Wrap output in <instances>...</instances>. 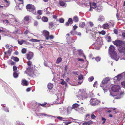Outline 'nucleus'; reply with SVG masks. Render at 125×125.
Returning a JSON list of instances; mask_svg holds the SVG:
<instances>
[{"mask_svg":"<svg viewBox=\"0 0 125 125\" xmlns=\"http://www.w3.org/2000/svg\"><path fill=\"white\" fill-rule=\"evenodd\" d=\"M3 22L5 24H9L10 23V21L7 20H4L3 21Z\"/></svg>","mask_w":125,"mask_h":125,"instance_id":"nucleus-38","label":"nucleus"},{"mask_svg":"<svg viewBox=\"0 0 125 125\" xmlns=\"http://www.w3.org/2000/svg\"><path fill=\"white\" fill-rule=\"evenodd\" d=\"M9 15L6 13L5 14H2V17L3 18H6V17H8Z\"/></svg>","mask_w":125,"mask_h":125,"instance_id":"nucleus-43","label":"nucleus"},{"mask_svg":"<svg viewBox=\"0 0 125 125\" xmlns=\"http://www.w3.org/2000/svg\"><path fill=\"white\" fill-rule=\"evenodd\" d=\"M109 80V78L108 77L104 79L100 84V86L102 87H103L104 85L108 83Z\"/></svg>","mask_w":125,"mask_h":125,"instance_id":"nucleus-9","label":"nucleus"},{"mask_svg":"<svg viewBox=\"0 0 125 125\" xmlns=\"http://www.w3.org/2000/svg\"><path fill=\"white\" fill-rule=\"evenodd\" d=\"M53 87V84L51 83H49L48 84V89H52Z\"/></svg>","mask_w":125,"mask_h":125,"instance_id":"nucleus-27","label":"nucleus"},{"mask_svg":"<svg viewBox=\"0 0 125 125\" xmlns=\"http://www.w3.org/2000/svg\"><path fill=\"white\" fill-rule=\"evenodd\" d=\"M103 27L104 29H108L109 28V25L108 23H106L103 25Z\"/></svg>","mask_w":125,"mask_h":125,"instance_id":"nucleus-23","label":"nucleus"},{"mask_svg":"<svg viewBox=\"0 0 125 125\" xmlns=\"http://www.w3.org/2000/svg\"><path fill=\"white\" fill-rule=\"evenodd\" d=\"M27 71H28L29 72H31V73H33L32 71V69H31V67H29L27 68Z\"/></svg>","mask_w":125,"mask_h":125,"instance_id":"nucleus-44","label":"nucleus"},{"mask_svg":"<svg viewBox=\"0 0 125 125\" xmlns=\"http://www.w3.org/2000/svg\"><path fill=\"white\" fill-rule=\"evenodd\" d=\"M22 84L23 85L27 86L29 84L28 82L25 80H22Z\"/></svg>","mask_w":125,"mask_h":125,"instance_id":"nucleus-18","label":"nucleus"},{"mask_svg":"<svg viewBox=\"0 0 125 125\" xmlns=\"http://www.w3.org/2000/svg\"><path fill=\"white\" fill-rule=\"evenodd\" d=\"M30 42H39L40 41L37 39H31L29 41Z\"/></svg>","mask_w":125,"mask_h":125,"instance_id":"nucleus-33","label":"nucleus"},{"mask_svg":"<svg viewBox=\"0 0 125 125\" xmlns=\"http://www.w3.org/2000/svg\"><path fill=\"white\" fill-rule=\"evenodd\" d=\"M67 118H63L62 117V120L63 121H66V120L68 119Z\"/></svg>","mask_w":125,"mask_h":125,"instance_id":"nucleus-62","label":"nucleus"},{"mask_svg":"<svg viewBox=\"0 0 125 125\" xmlns=\"http://www.w3.org/2000/svg\"><path fill=\"white\" fill-rule=\"evenodd\" d=\"M59 4L61 6H65V7H66V4L62 1H60L59 2Z\"/></svg>","mask_w":125,"mask_h":125,"instance_id":"nucleus-20","label":"nucleus"},{"mask_svg":"<svg viewBox=\"0 0 125 125\" xmlns=\"http://www.w3.org/2000/svg\"><path fill=\"white\" fill-rule=\"evenodd\" d=\"M59 21L61 23H62L64 22V20L63 19L61 18L59 19Z\"/></svg>","mask_w":125,"mask_h":125,"instance_id":"nucleus-50","label":"nucleus"},{"mask_svg":"<svg viewBox=\"0 0 125 125\" xmlns=\"http://www.w3.org/2000/svg\"><path fill=\"white\" fill-rule=\"evenodd\" d=\"M13 69L14 72H16V71L17 70V67L15 65H14L13 67Z\"/></svg>","mask_w":125,"mask_h":125,"instance_id":"nucleus-48","label":"nucleus"},{"mask_svg":"<svg viewBox=\"0 0 125 125\" xmlns=\"http://www.w3.org/2000/svg\"><path fill=\"white\" fill-rule=\"evenodd\" d=\"M42 21L44 22H47L48 20V18L46 17H43L42 18Z\"/></svg>","mask_w":125,"mask_h":125,"instance_id":"nucleus-25","label":"nucleus"},{"mask_svg":"<svg viewBox=\"0 0 125 125\" xmlns=\"http://www.w3.org/2000/svg\"><path fill=\"white\" fill-rule=\"evenodd\" d=\"M122 36H123V37L124 38H125V32H123L122 33Z\"/></svg>","mask_w":125,"mask_h":125,"instance_id":"nucleus-60","label":"nucleus"},{"mask_svg":"<svg viewBox=\"0 0 125 125\" xmlns=\"http://www.w3.org/2000/svg\"><path fill=\"white\" fill-rule=\"evenodd\" d=\"M94 78L93 76H91L88 78V81L89 82H91L93 80Z\"/></svg>","mask_w":125,"mask_h":125,"instance_id":"nucleus-42","label":"nucleus"},{"mask_svg":"<svg viewBox=\"0 0 125 125\" xmlns=\"http://www.w3.org/2000/svg\"><path fill=\"white\" fill-rule=\"evenodd\" d=\"M122 74H119L116 76H115L114 78V79L116 81H120L122 77Z\"/></svg>","mask_w":125,"mask_h":125,"instance_id":"nucleus-15","label":"nucleus"},{"mask_svg":"<svg viewBox=\"0 0 125 125\" xmlns=\"http://www.w3.org/2000/svg\"><path fill=\"white\" fill-rule=\"evenodd\" d=\"M96 117L94 114H92L91 115V118L92 119H94Z\"/></svg>","mask_w":125,"mask_h":125,"instance_id":"nucleus-64","label":"nucleus"},{"mask_svg":"<svg viewBox=\"0 0 125 125\" xmlns=\"http://www.w3.org/2000/svg\"><path fill=\"white\" fill-rule=\"evenodd\" d=\"M124 93L123 92H121L120 94V96L119 97H117L116 95H114L113 96L114 97V98H115L116 99H120L121 98V97L124 95Z\"/></svg>","mask_w":125,"mask_h":125,"instance_id":"nucleus-17","label":"nucleus"},{"mask_svg":"<svg viewBox=\"0 0 125 125\" xmlns=\"http://www.w3.org/2000/svg\"><path fill=\"white\" fill-rule=\"evenodd\" d=\"M72 109V108L70 106H69L67 108L66 111L67 112V114H69L71 112V111Z\"/></svg>","mask_w":125,"mask_h":125,"instance_id":"nucleus-16","label":"nucleus"},{"mask_svg":"<svg viewBox=\"0 0 125 125\" xmlns=\"http://www.w3.org/2000/svg\"><path fill=\"white\" fill-rule=\"evenodd\" d=\"M44 65L46 66H47L50 68L52 67V62H44Z\"/></svg>","mask_w":125,"mask_h":125,"instance_id":"nucleus-12","label":"nucleus"},{"mask_svg":"<svg viewBox=\"0 0 125 125\" xmlns=\"http://www.w3.org/2000/svg\"><path fill=\"white\" fill-rule=\"evenodd\" d=\"M31 63L32 62L30 61H29L27 62V64L29 66L31 65Z\"/></svg>","mask_w":125,"mask_h":125,"instance_id":"nucleus-63","label":"nucleus"},{"mask_svg":"<svg viewBox=\"0 0 125 125\" xmlns=\"http://www.w3.org/2000/svg\"><path fill=\"white\" fill-rule=\"evenodd\" d=\"M94 58L95 59V60L97 62L99 61L101 59V58L99 57H97L96 58H93V59Z\"/></svg>","mask_w":125,"mask_h":125,"instance_id":"nucleus-40","label":"nucleus"},{"mask_svg":"<svg viewBox=\"0 0 125 125\" xmlns=\"http://www.w3.org/2000/svg\"><path fill=\"white\" fill-rule=\"evenodd\" d=\"M11 59L16 62H18L19 60V59L16 57L12 56L11 57Z\"/></svg>","mask_w":125,"mask_h":125,"instance_id":"nucleus-24","label":"nucleus"},{"mask_svg":"<svg viewBox=\"0 0 125 125\" xmlns=\"http://www.w3.org/2000/svg\"><path fill=\"white\" fill-rule=\"evenodd\" d=\"M87 125H90L93 122L91 121H89L87 122Z\"/></svg>","mask_w":125,"mask_h":125,"instance_id":"nucleus-57","label":"nucleus"},{"mask_svg":"<svg viewBox=\"0 0 125 125\" xmlns=\"http://www.w3.org/2000/svg\"><path fill=\"white\" fill-rule=\"evenodd\" d=\"M79 95L77 96L81 97L82 99L86 98L87 94L85 92V90L84 89L80 90L78 92Z\"/></svg>","mask_w":125,"mask_h":125,"instance_id":"nucleus-4","label":"nucleus"},{"mask_svg":"<svg viewBox=\"0 0 125 125\" xmlns=\"http://www.w3.org/2000/svg\"><path fill=\"white\" fill-rule=\"evenodd\" d=\"M85 5L86 6H90L91 7V3L89 1H88L87 2L85 3Z\"/></svg>","mask_w":125,"mask_h":125,"instance_id":"nucleus-30","label":"nucleus"},{"mask_svg":"<svg viewBox=\"0 0 125 125\" xmlns=\"http://www.w3.org/2000/svg\"><path fill=\"white\" fill-rule=\"evenodd\" d=\"M62 110L61 111V112L62 113H63V114L65 113L66 112V107L65 106L62 107L60 108Z\"/></svg>","mask_w":125,"mask_h":125,"instance_id":"nucleus-22","label":"nucleus"},{"mask_svg":"<svg viewBox=\"0 0 125 125\" xmlns=\"http://www.w3.org/2000/svg\"><path fill=\"white\" fill-rule=\"evenodd\" d=\"M114 33L115 34H117L118 33V31L116 29H114Z\"/></svg>","mask_w":125,"mask_h":125,"instance_id":"nucleus-61","label":"nucleus"},{"mask_svg":"<svg viewBox=\"0 0 125 125\" xmlns=\"http://www.w3.org/2000/svg\"><path fill=\"white\" fill-rule=\"evenodd\" d=\"M49 25L50 27L52 28L53 26V23L52 22H50L49 23Z\"/></svg>","mask_w":125,"mask_h":125,"instance_id":"nucleus-52","label":"nucleus"},{"mask_svg":"<svg viewBox=\"0 0 125 125\" xmlns=\"http://www.w3.org/2000/svg\"><path fill=\"white\" fill-rule=\"evenodd\" d=\"M4 1L6 4V5H5V7H7L9 5V2L8 1H7V0H4Z\"/></svg>","mask_w":125,"mask_h":125,"instance_id":"nucleus-41","label":"nucleus"},{"mask_svg":"<svg viewBox=\"0 0 125 125\" xmlns=\"http://www.w3.org/2000/svg\"><path fill=\"white\" fill-rule=\"evenodd\" d=\"M111 41V37L110 36H109L107 37V41L108 42H109Z\"/></svg>","mask_w":125,"mask_h":125,"instance_id":"nucleus-58","label":"nucleus"},{"mask_svg":"<svg viewBox=\"0 0 125 125\" xmlns=\"http://www.w3.org/2000/svg\"><path fill=\"white\" fill-rule=\"evenodd\" d=\"M30 16L28 15H26L24 17V20L23 21H25L24 22V24H27L28 23L27 22L30 20Z\"/></svg>","mask_w":125,"mask_h":125,"instance_id":"nucleus-13","label":"nucleus"},{"mask_svg":"<svg viewBox=\"0 0 125 125\" xmlns=\"http://www.w3.org/2000/svg\"><path fill=\"white\" fill-rule=\"evenodd\" d=\"M122 86L124 88H125V81L122 82L121 83Z\"/></svg>","mask_w":125,"mask_h":125,"instance_id":"nucleus-47","label":"nucleus"},{"mask_svg":"<svg viewBox=\"0 0 125 125\" xmlns=\"http://www.w3.org/2000/svg\"><path fill=\"white\" fill-rule=\"evenodd\" d=\"M73 20L75 22H78L79 20L78 17L76 16H74L73 18Z\"/></svg>","mask_w":125,"mask_h":125,"instance_id":"nucleus-31","label":"nucleus"},{"mask_svg":"<svg viewBox=\"0 0 125 125\" xmlns=\"http://www.w3.org/2000/svg\"><path fill=\"white\" fill-rule=\"evenodd\" d=\"M108 52L110 56L112 59L116 61L118 60L119 57L117 55L114 46L112 45L110 46L109 48Z\"/></svg>","mask_w":125,"mask_h":125,"instance_id":"nucleus-2","label":"nucleus"},{"mask_svg":"<svg viewBox=\"0 0 125 125\" xmlns=\"http://www.w3.org/2000/svg\"><path fill=\"white\" fill-rule=\"evenodd\" d=\"M98 20L99 21H103L104 20V17L102 16H100L98 19Z\"/></svg>","mask_w":125,"mask_h":125,"instance_id":"nucleus-21","label":"nucleus"},{"mask_svg":"<svg viewBox=\"0 0 125 125\" xmlns=\"http://www.w3.org/2000/svg\"><path fill=\"white\" fill-rule=\"evenodd\" d=\"M103 35H104L105 33V32L104 31H102L99 33Z\"/></svg>","mask_w":125,"mask_h":125,"instance_id":"nucleus-56","label":"nucleus"},{"mask_svg":"<svg viewBox=\"0 0 125 125\" xmlns=\"http://www.w3.org/2000/svg\"><path fill=\"white\" fill-rule=\"evenodd\" d=\"M83 78V76L82 75H80L78 76V79L79 80H82Z\"/></svg>","mask_w":125,"mask_h":125,"instance_id":"nucleus-37","label":"nucleus"},{"mask_svg":"<svg viewBox=\"0 0 125 125\" xmlns=\"http://www.w3.org/2000/svg\"><path fill=\"white\" fill-rule=\"evenodd\" d=\"M90 103L91 105L93 106H95L98 104L100 103V101L96 98H92L90 101Z\"/></svg>","mask_w":125,"mask_h":125,"instance_id":"nucleus-6","label":"nucleus"},{"mask_svg":"<svg viewBox=\"0 0 125 125\" xmlns=\"http://www.w3.org/2000/svg\"><path fill=\"white\" fill-rule=\"evenodd\" d=\"M70 24H72L73 23V21L71 18H70L69 19L68 21Z\"/></svg>","mask_w":125,"mask_h":125,"instance_id":"nucleus-49","label":"nucleus"},{"mask_svg":"<svg viewBox=\"0 0 125 125\" xmlns=\"http://www.w3.org/2000/svg\"><path fill=\"white\" fill-rule=\"evenodd\" d=\"M62 60V58L61 57L58 58L57 59L56 61V63H59Z\"/></svg>","mask_w":125,"mask_h":125,"instance_id":"nucleus-34","label":"nucleus"},{"mask_svg":"<svg viewBox=\"0 0 125 125\" xmlns=\"http://www.w3.org/2000/svg\"><path fill=\"white\" fill-rule=\"evenodd\" d=\"M8 63L9 64L13 65L15 64V62H13L12 60H9L8 62Z\"/></svg>","mask_w":125,"mask_h":125,"instance_id":"nucleus-26","label":"nucleus"},{"mask_svg":"<svg viewBox=\"0 0 125 125\" xmlns=\"http://www.w3.org/2000/svg\"><path fill=\"white\" fill-rule=\"evenodd\" d=\"M73 108L76 110L79 107V105L77 104H73Z\"/></svg>","mask_w":125,"mask_h":125,"instance_id":"nucleus-19","label":"nucleus"},{"mask_svg":"<svg viewBox=\"0 0 125 125\" xmlns=\"http://www.w3.org/2000/svg\"><path fill=\"white\" fill-rule=\"evenodd\" d=\"M26 52V49L25 48L23 49L22 50V52L23 53H25Z\"/></svg>","mask_w":125,"mask_h":125,"instance_id":"nucleus-51","label":"nucleus"},{"mask_svg":"<svg viewBox=\"0 0 125 125\" xmlns=\"http://www.w3.org/2000/svg\"><path fill=\"white\" fill-rule=\"evenodd\" d=\"M113 42L115 45L119 47L118 50L120 53H124L125 57L123 59L125 60V42L117 40L114 41Z\"/></svg>","mask_w":125,"mask_h":125,"instance_id":"nucleus-1","label":"nucleus"},{"mask_svg":"<svg viewBox=\"0 0 125 125\" xmlns=\"http://www.w3.org/2000/svg\"><path fill=\"white\" fill-rule=\"evenodd\" d=\"M97 38L94 44L95 49L97 50L99 49L101 47L102 43L101 38L99 37H98Z\"/></svg>","mask_w":125,"mask_h":125,"instance_id":"nucleus-3","label":"nucleus"},{"mask_svg":"<svg viewBox=\"0 0 125 125\" xmlns=\"http://www.w3.org/2000/svg\"><path fill=\"white\" fill-rule=\"evenodd\" d=\"M13 76L15 78H17L18 76V73H17V72H14L13 73Z\"/></svg>","mask_w":125,"mask_h":125,"instance_id":"nucleus-29","label":"nucleus"},{"mask_svg":"<svg viewBox=\"0 0 125 125\" xmlns=\"http://www.w3.org/2000/svg\"><path fill=\"white\" fill-rule=\"evenodd\" d=\"M14 16L11 14L9 15L8 18L9 19H14Z\"/></svg>","mask_w":125,"mask_h":125,"instance_id":"nucleus-35","label":"nucleus"},{"mask_svg":"<svg viewBox=\"0 0 125 125\" xmlns=\"http://www.w3.org/2000/svg\"><path fill=\"white\" fill-rule=\"evenodd\" d=\"M41 115H43L45 116H49V117H51V115H48L47 114L44 113H42L41 114Z\"/></svg>","mask_w":125,"mask_h":125,"instance_id":"nucleus-54","label":"nucleus"},{"mask_svg":"<svg viewBox=\"0 0 125 125\" xmlns=\"http://www.w3.org/2000/svg\"><path fill=\"white\" fill-rule=\"evenodd\" d=\"M37 13L40 15L42 14V10H38L37 11Z\"/></svg>","mask_w":125,"mask_h":125,"instance_id":"nucleus-53","label":"nucleus"},{"mask_svg":"<svg viewBox=\"0 0 125 125\" xmlns=\"http://www.w3.org/2000/svg\"><path fill=\"white\" fill-rule=\"evenodd\" d=\"M27 9L28 11L32 12L34 11L35 10V8L34 5L28 4L26 6Z\"/></svg>","mask_w":125,"mask_h":125,"instance_id":"nucleus-7","label":"nucleus"},{"mask_svg":"<svg viewBox=\"0 0 125 125\" xmlns=\"http://www.w3.org/2000/svg\"><path fill=\"white\" fill-rule=\"evenodd\" d=\"M42 33L45 36L46 39L48 40L49 39V32L46 30H44L43 31Z\"/></svg>","mask_w":125,"mask_h":125,"instance_id":"nucleus-11","label":"nucleus"},{"mask_svg":"<svg viewBox=\"0 0 125 125\" xmlns=\"http://www.w3.org/2000/svg\"><path fill=\"white\" fill-rule=\"evenodd\" d=\"M102 120L103 121V122L102 123L103 124H104L105 123V121L106 120L104 118L102 117Z\"/></svg>","mask_w":125,"mask_h":125,"instance_id":"nucleus-59","label":"nucleus"},{"mask_svg":"<svg viewBox=\"0 0 125 125\" xmlns=\"http://www.w3.org/2000/svg\"><path fill=\"white\" fill-rule=\"evenodd\" d=\"M71 123L72 122H63V123H64L65 125H67Z\"/></svg>","mask_w":125,"mask_h":125,"instance_id":"nucleus-45","label":"nucleus"},{"mask_svg":"<svg viewBox=\"0 0 125 125\" xmlns=\"http://www.w3.org/2000/svg\"><path fill=\"white\" fill-rule=\"evenodd\" d=\"M27 57L28 60H30L33 57V54L32 52H30L27 55Z\"/></svg>","mask_w":125,"mask_h":125,"instance_id":"nucleus-14","label":"nucleus"},{"mask_svg":"<svg viewBox=\"0 0 125 125\" xmlns=\"http://www.w3.org/2000/svg\"><path fill=\"white\" fill-rule=\"evenodd\" d=\"M83 108L82 107H81V108H80L79 107L77 110H76V111L80 113H81L83 111Z\"/></svg>","mask_w":125,"mask_h":125,"instance_id":"nucleus-36","label":"nucleus"},{"mask_svg":"<svg viewBox=\"0 0 125 125\" xmlns=\"http://www.w3.org/2000/svg\"><path fill=\"white\" fill-rule=\"evenodd\" d=\"M25 42L26 41L23 40H22L20 41L18 40V43L20 45H22L23 43H25Z\"/></svg>","mask_w":125,"mask_h":125,"instance_id":"nucleus-28","label":"nucleus"},{"mask_svg":"<svg viewBox=\"0 0 125 125\" xmlns=\"http://www.w3.org/2000/svg\"><path fill=\"white\" fill-rule=\"evenodd\" d=\"M15 21L16 22L15 23L16 24H18V25H19L20 24V23L18 21H17L16 19H15Z\"/></svg>","mask_w":125,"mask_h":125,"instance_id":"nucleus-55","label":"nucleus"},{"mask_svg":"<svg viewBox=\"0 0 125 125\" xmlns=\"http://www.w3.org/2000/svg\"><path fill=\"white\" fill-rule=\"evenodd\" d=\"M18 2H16V4H21V7L19 8V6H16V8L17 10H21L23 6V0H18Z\"/></svg>","mask_w":125,"mask_h":125,"instance_id":"nucleus-10","label":"nucleus"},{"mask_svg":"<svg viewBox=\"0 0 125 125\" xmlns=\"http://www.w3.org/2000/svg\"><path fill=\"white\" fill-rule=\"evenodd\" d=\"M85 25V23L84 22H83L82 23L80 24L79 26L81 28H83L84 27Z\"/></svg>","mask_w":125,"mask_h":125,"instance_id":"nucleus-39","label":"nucleus"},{"mask_svg":"<svg viewBox=\"0 0 125 125\" xmlns=\"http://www.w3.org/2000/svg\"><path fill=\"white\" fill-rule=\"evenodd\" d=\"M99 5H100L98 6H97L96 8L97 11L98 12H100L102 10L101 7Z\"/></svg>","mask_w":125,"mask_h":125,"instance_id":"nucleus-32","label":"nucleus"},{"mask_svg":"<svg viewBox=\"0 0 125 125\" xmlns=\"http://www.w3.org/2000/svg\"><path fill=\"white\" fill-rule=\"evenodd\" d=\"M78 51L79 52V53L80 55H82V54H83V51L82 50H81V49L79 50H78Z\"/></svg>","mask_w":125,"mask_h":125,"instance_id":"nucleus-46","label":"nucleus"},{"mask_svg":"<svg viewBox=\"0 0 125 125\" xmlns=\"http://www.w3.org/2000/svg\"><path fill=\"white\" fill-rule=\"evenodd\" d=\"M121 89V87L118 85H115L112 87V90L114 92H117Z\"/></svg>","mask_w":125,"mask_h":125,"instance_id":"nucleus-8","label":"nucleus"},{"mask_svg":"<svg viewBox=\"0 0 125 125\" xmlns=\"http://www.w3.org/2000/svg\"><path fill=\"white\" fill-rule=\"evenodd\" d=\"M100 3L98 2L97 1H95L91 3V7L89 9V10L91 11L93 10L92 8L95 9L96 8L97 6H98L99 5Z\"/></svg>","mask_w":125,"mask_h":125,"instance_id":"nucleus-5","label":"nucleus"}]
</instances>
